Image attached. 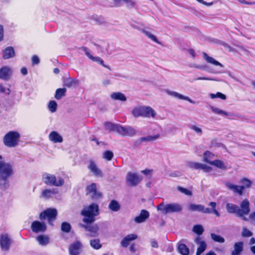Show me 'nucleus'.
<instances>
[{"label":"nucleus","instance_id":"f257e3e1","mask_svg":"<svg viewBox=\"0 0 255 255\" xmlns=\"http://www.w3.org/2000/svg\"><path fill=\"white\" fill-rule=\"evenodd\" d=\"M227 211L230 214H235L237 216L247 215L250 212V203L248 199L242 201L240 206L233 203H227L226 205Z\"/></svg>","mask_w":255,"mask_h":255},{"label":"nucleus","instance_id":"f03ea898","mask_svg":"<svg viewBox=\"0 0 255 255\" xmlns=\"http://www.w3.org/2000/svg\"><path fill=\"white\" fill-rule=\"evenodd\" d=\"M98 214L99 206L96 203L85 207L81 211V215L84 216L83 221L87 224L94 222L95 216Z\"/></svg>","mask_w":255,"mask_h":255},{"label":"nucleus","instance_id":"7ed1b4c3","mask_svg":"<svg viewBox=\"0 0 255 255\" xmlns=\"http://www.w3.org/2000/svg\"><path fill=\"white\" fill-rule=\"evenodd\" d=\"M209 206L211 207V209L206 208L204 205L200 204H191L189 206V209L192 211H198L205 214L214 213L217 217L220 216V214L216 209V203L211 202L209 203Z\"/></svg>","mask_w":255,"mask_h":255},{"label":"nucleus","instance_id":"20e7f679","mask_svg":"<svg viewBox=\"0 0 255 255\" xmlns=\"http://www.w3.org/2000/svg\"><path fill=\"white\" fill-rule=\"evenodd\" d=\"M132 114L135 117H143L148 118H154L156 115V112L149 106L136 107L132 110Z\"/></svg>","mask_w":255,"mask_h":255},{"label":"nucleus","instance_id":"39448f33","mask_svg":"<svg viewBox=\"0 0 255 255\" xmlns=\"http://www.w3.org/2000/svg\"><path fill=\"white\" fill-rule=\"evenodd\" d=\"M42 181L46 185L56 187L61 186L64 184V181L60 176L56 177L54 174L44 173L42 176Z\"/></svg>","mask_w":255,"mask_h":255},{"label":"nucleus","instance_id":"423d86ee","mask_svg":"<svg viewBox=\"0 0 255 255\" xmlns=\"http://www.w3.org/2000/svg\"><path fill=\"white\" fill-rule=\"evenodd\" d=\"M19 138L20 134L18 132L11 131L4 135L3 143L7 147H13L18 144Z\"/></svg>","mask_w":255,"mask_h":255},{"label":"nucleus","instance_id":"0eeeda50","mask_svg":"<svg viewBox=\"0 0 255 255\" xmlns=\"http://www.w3.org/2000/svg\"><path fill=\"white\" fill-rule=\"evenodd\" d=\"M158 211H162L164 214L170 213L179 212L182 211V207L178 203H170L165 205L164 203H160L157 207Z\"/></svg>","mask_w":255,"mask_h":255},{"label":"nucleus","instance_id":"6e6552de","mask_svg":"<svg viewBox=\"0 0 255 255\" xmlns=\"http://www.w3.org/2000/svg\"><path fill=\"white\" fill-rule=\"evenodd\" d=\"M57 216V211L55 208H48L40 214L39 218L43 220L47 219L48 223L53 226V222L56 220Z\"/></svg>","mask_w":255,"mask_h":255},{"label":"nucleus","instance_id":"1a4fd4ad","mask_svg":"<svg viewBox=\"0 0 255 255\" xmlns=\"http://www.w3.org/2000/svg\"><path fill=\"white\" fill-rule=\"evenodd\" d=\"M142 177L138 173L128 172L126 177L127 184L128 186L134 187L137 185L142 180Z\"/></svg>","mask_w":255,"mask_h":255},{"label":"nucleus","instance_id":"9d476101","mask_svg":"<svg viewBox=\"0 0 255 255\" xmlns=\"http://www.w3.org/2000/svg\"><path fill=\"white\" fill-rule=\"evenodd\" d=\"M12 243V240L7 234H2L0 237V246L3 251H8Z\"/></svg>","mask_w":255,"mask_h":255},{"label":"nucleus","instance_id":"9b49d317","mask_svg":"<svg viewBox=\"0 0 255 255\" xmlns=\"http://www.w3.org/2000/svg\"><path fill=\"white\" fill-rule=\"evenodd\" d=\"M187 166L193 169H202L204 172L209 173L212 170V167L206 164L195 162H188L187 163Z\"/></svg>","mask_w":255,"mask_h":255},{"label":"nucleus","instance_id":"f8f14e48","mask_svg":"<svg viewBox=\"0 0 255 255\" xmlns=\"http://www.w3.org/2000/svg\"><path fill=\"white\" fill-rule=\"evenodd\" d=\"M87 194L93 199H98L102 197L101 193L97 191L95 183H92L87 187Z\"/></svg>","mask_w":255,"mask_h":255},{"label":"nucleus","instance_id":"ddd939ff","mask_svg":"<svg viewBox=\"0 0 255 255\" xmlns=\"http://www.w3.org/2000/svg\"><path fill=\"white\" fill-rule=\"evenodd\" d=\"M13 173L12 166L7 163H4L0 166V177L8 178Z\"/></svg>","mask_w":255,"mask_h":255},{"label":"nucleus","instance_id":"4468645a","mask_svg":"<svg viewBox=\"0 0 255 255\" xmlns=\"http://www.w3.org/2000/svg\"><path fill=\"white\" fill-rule=\"evenodd\" d=\"M31 229L35 233H44L46 231L47 227L45 223L38 221H34L31 225Z\"/></svg>","mask_w":255,"mask_h":255},{"label":"nucleus","instance_id":"2eb2a0df","mask_svg":"<svg viewBox=\"0 0 255 255\" xmlns=\"http://www.w3.org/2000/svg\"><path fill=\"white\" fill-rule=\"evenodd\" d=\"M118 132L124 136H133L135 134L136 130L131 127H118Z\"/></svg>","mask_w":255,"mask_h":255},{"label":"nucleus","instance_id":"dca6fc26","mask_svg":"<svg viewBox=\"0 0 255 255\" xmlns=\"http://www.w3.org/2000/svg\"><path fill=\"white\" fill-rule=\"evenodd\" d=\"M82 245L79 241L72 243L69 248L70 255H79L81 252Z\"/></svg>","mask_w":255,"mask_h":255},{"label":"nucleus","instance_id":"f3484780","mask_svg":"<svg viewBox=\"0 0 255 255\" xmlns=\"http://www.w3.org/2000/svg\"><path fill=\"white\" fill-rule=\"evenodd\" d=\"M80 226L84 228L87 231L89 232L88 236L91 237H96L98 235L99 228L97 224L94 225H83Z\"/></svg>","mask_w":255,"mask_h":255},{"label":"nucleus","instance_id":"a211bd4d","mask_svg":"<svg viewBox=\"0 0 255 255\" xmlns=\"http://www.w3.org/2000/svg\"><path fill=\"white\" fill-rule=\"evenodd\" d=\"M12 74V70L8 66H4L0 69V79L8 80Z\"/></svg>","mask_w":255,"mask_h":255},{"label":"nucleus","instance_id":"6ab92c4d","mask_svg":"<svg viewBox=\"0 0 255 255\" xmlns=\"http://www.w3.org/2000/svg\"><path fill=\"white\" fill-rule=\"evenodd\" d=\"M165 92L169 96L173 97L177 99L185 100L188 101L191 104H195V102L192 100L189 97L180 94L177 92L171 91L169 90H166Z\"/></svg>","mask_w":255,"mask_h":255},{"label":"nucleus","instance_id":"aec40b11","mask_svg":"<svg viewBox=\"0 0 255 255\" xmlns=\"http://www.w3.org/2000/svg\"><path fill=\"white\" fill-rule=\"evenodd\" d=\"M225 185L228 189L232 190L234 193L238 194L240 196L243 194L244 187L243 186L233 184L229 181L226 182Z\"/></svg>","mask_w":255,"mask_h":255},{"label":"nucleus","instance_id":"412c9836","mask_svg":"<svg viewBox=\"0 0 255 255\" xmlns=\"http://www.w3.org/2000/svg\"><path fill=\"white\" fill-rule=\"evenodd\" d=\"M58 193V190L56 188L46 189L42 191L40 197L46 199H49L55 197Z\"/></svg>","mask_w":255,"mask_h":255},{"label":"nucleus","instance_id":"4be33fe9","mask_svg":"<svg viewBox=\"0 0 255 255\" xmlns=\"http://www.w3.org/2000/svg\"><path fill=\"white\" fill-rule=\"evenodd\" d=\"M88 168L95 176L101 177L103 176L102 171L98 167L94 161H90Z\"/></svg>","mask_w":255,"mask_h":255},{"label":"nucleus","instance_id":"5701e85b","mask_svg":"<svg viewBox=\"0 0 255 255\" xmlns=\"http://www.w3.org/2000/svg\"><path fill=\"white\" fill-rule=\"evenodd\" d=\"M196 244L199 245V247L197 248V252L196 253V255H200L202 253H203L207 248V244L204 241L201 240V238L198 237L195 241Z\"/></svg>","mask_w":255,"mask_h":255},{"label":"nucleus","instance_id":"b1692460","mask_svg":"<svg viewBox=\"0 0 255 255\" xmlns=\"http://www.w3.org/2000/svg\"><path fill=\"white\" fill-rule=\"evenodd\" d=\"M149 217L148 211L145 210H142L140 214L134 218V221L135 223L139 224L145 222Z\"/></svg>","mask_w":255,"mask_h":255},{"label":"nucleus","instance_id":"393cba45","mask_svg":"<svg viewBox=\"0 0 255 255\" xmlns=\"http://www.w3.org/2000/svg\"><path fill=\"white\" fill-rule=\"evenodd\" d=\"M49 139L53 143H61L63 139L62 136L56 131H51L48 136Z\"/></svg>","mask_w":255,"mask_h":255},{"label":"nucleus","instance_id":"a878e982","mask_svg":"<svg viewBox=\"0 0 255 255\" xmlns=\"http://www.w3.org/2000/svg\"><path fill=\"white\" fill-rule=\"evenodd\" d=\"M137 238L136 234H131L125 237L121 241V245L123 247L127 248L129 244V242Z\"/></svg>","mask_w":255,"mask_h":255},{"label":"nucleus","instance_id":"bb28decb","mask_svg":"<svg viewBox=\"0 0 255 255\" xmlns=\"http://www.w3.org/2000/svg\"><path fill=\"white\" fill-rule=\"evenodd\" d=\"M15 56V51L11 46H8L3 49L2 51V58L4 59H8L13 58Z\"/></svg>","mask_w":255,"mask_h":255},{"label":"nucleus","instance_id":"cd10ccee","mask_svg":"<svg viewBox=\"0 0 255 255\" xmlns=\"http://www.w3.org/2000/svg\"><path fill=\"white\" fill-rule=\"evenodd\" d=\"M191 67L200 69L204 70L207 71L209 73H213V74H218V73H222L223 71L220 70H214L209 67L208 66L206 65H198L196 64H193Z\"/></svg>","mask_w":255,"mask_h":255},{"label":"nucleus","instance_id":"c85d7f7f","mask_svg":"<svg viewBox=\"0 0 255 255\" xmlns=\"http://www.w3.org/2000/svg\"><path fill=\"white\" fill-rule=\"evenodd\" d=\"M203 58L206 60V61L209 64H212L215 66H219L221 68L224 67L223 65L217 61L212 57L209 56L206 53H203Z\"/></svg>","mask_w":255,"mask_h":255},{"label":"nucleus","instance_id":"c756f323","mask_svg":"<svg viewBox=\"0 0 255 255\" xmlns=\"http://www.w3.org/2000/svg\"><path fill=\"white\" fill-rule=\"evenodd\" d=\"M185 240H182L179 242H178L177 247L178 251L182 255H189V248L185 244L182 243V242H183Z\"/></svg>","mask_w":255,"mask_h":255},{"label":"nucleus","instance_id":"7c9ffc66","mask_svg":"<svg viewBox=\"0 0 255 255\" xmlns=\"http://www.w3.org/2000/svg\"><path fill=\"white\" fill-rule=\"evenodd\" d=\"M215 155L209 151H206L203 154V161L212 165L214 162Z\"/></svg>","mask_w":255,"mask_h":255},{"label":"nucleus","instance_id":"2f4dec72","mask_svg":"<svg viewBox=\"0 0 255 255\" xmlns=\"http://www.w3.org/2000/svg\"><path fill=\"white\" fill-rule=\"evenodd\" d=\"M243 250V243L242 242L236 243L234 245V250L232 251L231 255H240Z\"/></svg>","mask_w":255,"mask_h":255},{"label":"nucleus","instance_id":"473e14b6","mask_svg":"<svg viewBox=\"0 0 255 255\" xmlns=\"http://www.w3.org/2000/svg\"><path fill=\"white\" fill-rule=\"evenodd\" d=\"M9 186L8 178L0 177V190L5 191L8 189Z\"/></svg>","mask_w":255,"mask_h":255},{"label":"nucleus","instance_id":"72a5a7b5","mask_svg":"<svg viewBox=\"0 0 255 255\" xmlns=\"http://www.w3.org/2000/svg\"><path fill=\"white\" fill-rule=\"evenodd\" d=\"M112 99L115 100H119L123 102H125L127 100V98L125 95L120 92L113 93L111 95Z\"/></svg>","mask_w":255,"mask_h":255},{"label":"nucleus","instance_id":"f704fd0d","mask_svg":"<svg viewBox=\"0 0 255 255\" xmlns=\"http://www.w3.org/2000/svg\"><path fill=\"white\" fill-rule=\"evenodd\" d=\"M36 240L40 245H47L49 242V238L44 235H39L37 236Z\"/></svg>","mask_w":255,"mask_h":255},{"label":"nucleus","instance_id":"c9c22d12","mask_svg":"<svg viewBox=\"0 0 255 255\" xmlns=\"http://www.w3.org/2000/svg\"><path fill=\"white\" fill-rule=\"evenodd\" d=\"M212 165H214L222 170H226L227 169V166L225 163L222 160L218 159L214 160V162L212 163Z\"/></svg>","mask_w":255,"mask_h":255},{"label":"nucleus","instance_id":"e433bc0d","mask_svg":"<svg viewBox=\"0 0 255 255\" xmlns=\"http://www.w3.org/2000/svg\"><path fill=\"white\" fill-rule=\"evenodd\" d=\"M125 3L127 7L133 8L136 5V2L133 0H119V5L121 3Z\"/></svg>","mask_w":255,"mask_h":255},{"label":"nucleus","instance_id":"4c0bfd02","mask_svg":"<svg viewBox=\"0 0 255 255\" xmlns=\"http://www.w3.org/2000/svg\"><path fill=\"white\" fill-rule=\"evenodd\" d=\"M109 208L112 211L117 212L120 210V206L117 201L113 200L110 203Z\"/></svg>","mask_w":255,"mask_h":255},{"label":"nucleus","instance_id":"58836bf2","mask_svg":"<svg viewBox=\"0 0 255 255\" xmlns=\"http://www.w3.org/2000/svg\"><path fill=\"white\" fill-rule=\"evenodd\" d=\"M66 92V89L65 88L58 89L56 91L55 98L57 100H60L62 97L65 96Z\"/></svg>","mask_w":255,"mask_h":255},{"label":"nucleus","instance_id":"ea45409f","mask_svg":"<svg viewBox=\"0 0 255 255\" xmlns=\"http://www.w3.org/2000/svg\"><path fill=\"white\" fill-rule=\"evenodd\" d=\"M78 84V81L71 78H67L64 81V85L68 88Z\"/></svg>","mask_w":255,"mask_h":255},{"label":"nucleus","instance_id":"a19ab883","mask_svg":"<svg viewBox=\"0 0 255 255\" xmlns=\"http://www.w3.org/2000/svg\"><path fill=\"white\" fill-rule=\"evenodd\" d=\"M210 108H211L212 111L216 114L220 115H221L223 116H229V114L227 112H226V111H224L223 110H222L218 108H216L214 106H211Z\"/></svg>","mask_w":255,"mask_h":255},{"label":"nucleus","instance_id":"79ce46f5","mask_svg":"<svg viewBox=\"0 0 255 255\" xmlns=\"http://www.w3.org/2000/svg\"><path fill=\"white\" fill-rule=\"evenodd\" d=\"M159 137V134L154 135H148L145 137H142L140 138V141H154Z\"/></svg>","mask_w":255,"mask_h":255},{"label":"nucleus","instance_id":"37998d69","mask_svg":"<svg viewBox=\"0 0 255 255\" xmlns=\"http://www.w3.org/2000/svg\"><path fill=\"white\" fill-rule=\"evenodd\" d=\"M119 125L113 124L111 123H106L105 124V128L109 130L116 131L118 132V127Z\"/></svg>","mask_w":255,"mask_h":255},{"label":"nucleus","instance_id":"c03bdc74","mask_svg":"<svg viewBox=\"0 0 255 255\" xmlns=\"http://www.w3.org/2000/svg\"><path fill=\"white\" fill-rule=\"evenodd\" d=\"M188 128L195 131L198 135H201L203 133L202 129L201 128L194 125H188Z\"/></svg>","mask_w":255,"mask_h":255},{"label":"nucleus","instance_id":"a18cd8bd","mask_svg":"<svg viewBox=\"0 0 255 255\" xmlns=\"http://www.w3.org/2000/svg\"><path fill=\"white\" fill-rule=\"evenodd\" d=\"M57 108V104L55 101H50L48 104V109L51 113H54L56 111Z\"/></svg>","mask_w":255,"mask_h":255},{"label":"nucleus","instance_id":"49530a36","mask_svg":"<svg viewBox=\"0 0 255 255\" xmlns=\"http://www.w3.org/2000/svg\"><path fill=\"white\" fill-rule=\"evenodd\" d=\"M91 246L95 249L98 250L101 248V245L99 239H94L90 241Z\"/></svg>","mask_w":255,"mask_h":255},{"label":"nucleus","instance_id":"de8ad7c7","mask_svg":"<svg viewBox=\"0 0 255 255\" xmlns=\"http://www.w3.org/2000/svg\"><path fill=\"white\" fill-rule=\"evenodd\" d=\"M211 237L212 239L216 242L223 243L225 242L224 239L220 235L212 233L211 234Z\"/></svg>","mask_w":255,"mask_h":255},{"label":"nucleus","instance_id":"09e8293b","mask_svg":"<svg viewBox=\"0 0 255 255\" xmlns=\"http://www.w3.org/2000/svg\"><path fill=\"white\" fill-rule=\"evenodd\" d=\"M193 231L198 234V235H200L202 234L204 232V229L202 225H195L193 228Z\"/></svg>","mask_w":255,"mask_h":255},{"label":"nucleus","instance_id":"8fccbe9b","mask_svg":"<svg viewBox=\"0 0 255 255\" xmlns=\"http://www.w3.org/2000/svg\"><path fill=\"white\" fill-rule=\"evenodd\" d=\"M61 229L63 232L69 233L71 230V227L69 223L63 222L61 224Z\"/></svg>","mask_w":255,"mask_h":255},{"label":"nucleus","instance_id":"3c124183","mask_svg":"<svg viewBox=\"0 0 255 255\" xmlns=\"http://www.w3.org/2000/svg\"><path fill=\"white\" fill-rule=\"evenodd\" d=\"M241 183L243 184L241 186H243L244 187V190L246 188H250L252 185V182L248 179L246 178H243L241 181Z\"/></svg>","mask_w":255,"mask_h":255},{"label":"nucleus","instance_id":"603ef678","mask_svg":"<svg viewBox=\"0 0 255 255\" xmlns=\"http://www.w3.org/2000/svg\"><path fill=\"white\" fill-rule=\"evenodd\" d=\"M113 156V153L110 150H107L103 153V157L108 161L111 160Z\"/></svg>","mask_w":255,"mask_h":255},{"label":"nucleus","instance_id":"864d4df0","mask_svg":"<svg viewBox=\"0 0 255 255\" xmlns=\"http://www.w3.org/2000/svg\"><path fill=\"white\" fill-rule=\"evenodd\" d=\"M143 32L146 36H147L151 40L157 43H159L156 37L154 35H153L151 32L146 30L143 31Z\"/></svg>","mask_w":255,"mask_h":255},{"label":"nucleus","instance_id":"5fc2aeb1","mask_svg":"<svg viewBox=\"0 0 255 255\" xmlns=\"http://www.w3.org/2000/svg\"><path fill=\"white\" fill-rule=\"evenodd\" d=\"M253 235V233L247 228L244 227L243 228L242 236L244 237H250Z\"/></svg>","mask_w":255,"mask_h":255},{"label":"nucleus","instance_id":"6e6d98bb","mask_svg":"<svg viewBox=\"0 0 255 255\" xmlns=\"http://www.w3.org/2000/svg\"><path fill=\"white\" fill-rule=\"evenodd\" d=\"M177 189L180 192L188 196H191L192 195V192L190 190H188L186 188H184L183 187L178 186Z\"/></svg>","mask_w":255,"mask_h":255},{"label":"nucleus","instance_id":"4d7b16f0","mask_svg":"<svg viewBox=\"0 0 255 255\" xmlns=\"http://www.w3.org/2000/svg\"><path fill=\"white\" fill-rule=\"evenodd\" d=\"M93 61L97 62L102 65L104 67H106L107 68L110 69L109 66L108 65H106L104 63V61L99 57H94V58L92 60Z\"/></svg>","mask_w":255,"mask_h":255},{"label":"nucleus","instance_id":"13d9d810","mask_svg":"<svg viewBox=\"0 0 255 255\" xmlns=\"http://www.w3.org/2000/svg\"><path fill=\"white\" fill-rule=\"evenodd\" d=\"M0 93H5L6 95H9L10 90L9 88H6L2 84H0Z\"/></svg>","mask_w":255,"mask_h":255},{"label":"nucleus","instance_id":"bf43d9fd","mask_svg":"<svg viewBox=\"0 0 255 255\" xmlns=\"http://www.w3.org/2000/svg\"><path fill=\"white\" fill-rule=\"evenodd\" d=\"M81 49L84 51L85 54L90 59L92 60L94 58V56H92L90 50L87 48L83 47Z\"/></svg>","mask_w":255,"mask_h":255},{"label":"nucleus","instance_id":"052dcab7","mask_svg":"<svg viewBox=\"0 0 255 255\" xmlns=\"http://www.w3.org/2000/svg\"><path fill=\"white\" fill-rule=\"evenodd\" d=\"M31 60H32V63L33 65H37L40 62V59L37 55L33 56L31 58Z\"/></svg>","mask_w":255,"mask_h":255},{"label":"nucleus","instance_id":"680f3d73","mask_svg":"<svg viewBox=\"0 0 255 255\" xmlns=\"http://www.w3.org/2000/svg\"><path fill=\"white\" fill-rule=\"evenodd\" d=\"M196 80H209V81H219L215 78H209V77H198L197 79H196Z\"/></svg>","mask_w":255,"mask_h":255},{"label":"nucleus","instance_id":"e2e57ef3","mask_svg":"<svg viewBox=\"0 0 255 255\" xmlns=\"http://www.w3.org/2000/svg\"><path fill=\"white\" fill-rule=\"evenodd\" d=\"M216 98H220L222 100H225L226 99V95L220 93V92H217L216 94Z\"/></svg>","mask_w":255,"mask_h":255},{"label":"nucleus","instance_id":"0e129e2a","mask_svg":"<svg viewBox=\"0 0 255 255\" xmlns=\"http://www.w3.org/2000/svg\"><path fill=\"white\" fill-rule=\"evenodd\" d=\"M151 245L153 248H157L158 247V244L156 241L154 239H152L151 241Z\"/></svg>","mask_w":255,"mask_h":255},{"label":"nucleus","instance_id":"69168bd1","mask_svg":"<svg viewBox=\"0 0 255 255\" xmlns=\"http://www.w3.org/2000/svg\"><path fill=\"white\" fill-rule=\"evenodd\" d=\"M197 1H198L200 3H201L204 5H206L207 6H211L213 4V2H207L203 0H196Z\"/></svg>","mask_w":255,"mask_h":255},{"label":"nucleus","instance_id":"338daca9","mask_svg":"<svg viewBox=\"0 0 255 255\" xmlns=\"http://www.w3.org/2000/svg\"><path fill=\"white\" fill-rule=\"evenodd\" d=\"M3 26L0 25V41L3 39Z\"/></svg>","mask_w":255,"mask_h":255},{"label":"nucleus","instance_id":"774afa93","mask_svg":"<svg viewBox=\"0 0 255 255\" xmlns=\"http://www.w3.org/2000/svg\"><path fill=\"white\" fill-rule=\"evenodd\" d=\"M21 73L23 75H26L27 74V69L25 67H22L21 69Z\"/></svg>","mask_w":255,"mask_h":255}]
</instances>
